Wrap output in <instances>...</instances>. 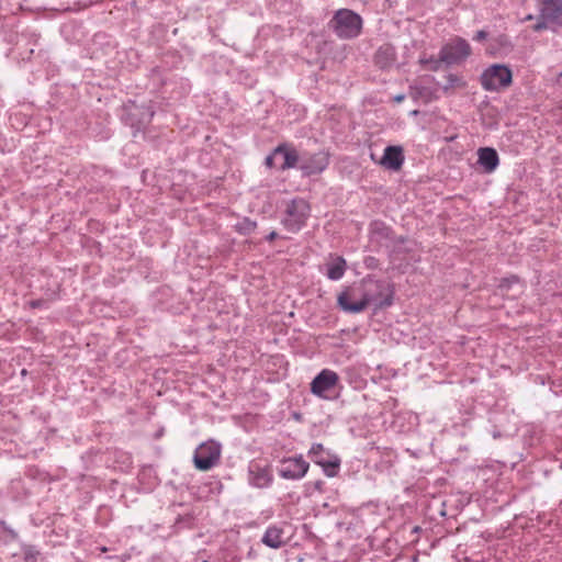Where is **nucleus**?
<instances>
[{"label":"nucleus","mask_w":562,"mask_h":562,"mask_svg":"<svg viewBox=\"0 0 562 562\" xmlns=\"http://www.w3.org/2000/svg\"><path fill=\"white\" fill-rule=\"evenodd\" d=\"M477 162L485 172L491 173L499 164L498 154L492 147H482L477 150Z\"/></svg>","instance_id":"17"},{"label":"nucleus","mask_w":562,"mask_h":562,"mask_svg":"<svg viewBox=\"0 0 562 562\" xmlns=\"http://www.w3.org/2000/svg\"><path fill=\"white\" fill-rule=\"evenodd\" d=\"M128 110V117H130V124L133 126V127H136L137 130H139L140 127L147 125L154 114H155V111H154V108L151 104L149 105H136L135 103H133L132 105H130L127 108Z\"/></svg>","instance_id":"14"},{"label":"nucleus","mask_w":562,"mask_h":562,"mask_svg":"<svg viewBox=\"0 0 562 562\" xmlns=\"http://www.w3.org/2000/svg\"><path fill=\"white\" fill-rule=\"evenodd\" d=\"M487 32L484 31V30H480L475 33L473 40L474 41H477V42H481V41H484L486 37H487Z\"/></svg>","instance_id":"28"},{"label":"nucleus","mask_w":562,"mask_h":562,"mask_svg":"<svg viewBox=\"0 0 562 562\" xmlns=\"http://www.w3.org/2000/svg\"><path fill=\"white\" fill-rule=\"evenodd\" d=\"M30 304H31V306H32V307H34V308H35V307H40V306H42V301H40V300H37V301H32Z\"/></svg>","instance_id":"30"},{"label":"nucleus","mask_w":562,"mask_h":562,"mask_svg":"<svg viewBox=\"0 0 562 562\" xmlns=\"http://www.w3.org/2000/svg\"><path fill=\"white\" fill-rule=\"evenodd\" d=\"M310 464L302 456L284 458L281 460L279 475L285 480H301L308 471Z\"/></svg>","instance_id":"8"},{"label":"nucleus","mask_w":562,"mask_h":562,"mask_svg":"<svg viewBox=\"0 0 562 562\" xmlns=\"http://www.w3.org/2000/svg\"><path fill=\"white\" fill-rule=\"evenodd\" d=\"M403 100H404V95H397V97H395V101H396V102H401V101H403Z\"/></svg>","instance_id":"31"},{"label":"nucleus","mask_w":562,"mask_h":562,"mask_svg":"<svg viewBox=\"0 0 562 562\" xmlns=\"http://www.w3.org/2000/svg\"><path fill=\"white\" fill-rule=\"evenodd\" d=\"M362 25V18L349 9L337 10L328 22L329 29L340 40L358 37L361 34Z\"/></svg>","instance_id":"2"},{"label":"nucleus","mask_w":562,"mask_h":562,"mask_svg":"<svg viewBox=\"0 0 562 562\" xmlns=\"http://www.w3.org/2000/svg\"><path fill=\"white\" fill-rule=\"evenodd\" d=\"M265 165L268 168L277 167L278 168V157L274 155V149L270 155H268L265 159Z\"/></svg>","instance_id":"27"},{"label":"nucleus","mask_w":562,"mask_h":562,"mask_svg":"<svg viewBox=\"0 0 562 562\" xmlns=\"http://www.w3.org/2000/svg\"><path fill=\"white\" fill-rule=\"evenodd\" d=\"M329 165V155L324 150L300 157L299 169L303 176L322 173Z\"/></svg>","instance_id":"9"},{"label":"nucleus","mask_w":562,"mask_h":562,"mask_svg":"<svg viewBox=\"0 0 562 562\" xmlns=\"http://www.w3.org/2000/svg\"><path fill=\"white\" fill-rule=\"evenodd\" d=\"M310 214L308 202L302 198H295L286 204L281 223L288 232L297 233L305 226Z\"/></svg>","instance_id":"3"},{"label":"nucleus","mask_w":562,"mask_h":562,"mask_svg":"<svg viewBox=\"0 0 562 562\" xmlns=\"http://www.w3.org/2000/svg\"><path fill=\"white\" fill-rule=\"evenodd\" d=\"M513 74L509 67L502 64L490 66L481 75V85L486 91H498L512 83Z\"/></svg>","instance_id":"4"},{"label":"nucleus","mask_w":562,"mask_h":562,"mask_svg":"<svg viewBox=\"0 0 562 562\" xmlns=\"http://www.w3.org/2000/svg\"><path fill=\"white\" fill-rule=\"evenodd\" d=\"M419 63L426 67L427 69L429 70H432V71H437L441 64L443 63V60H441V57L439 56V58H436L434 56H422L420 59H419Z\"/></svg>","instance_id":"22"},{"label":"nucleus","mask_w":562,"mask_h":562,"mask_svg":"<svg viewBox=\"0 0 562 562\" xmlns=\"http://www.w3.org/2000/svg\"><path fill=\"white\" fill-rule=\"evenodd\" d=\"M544 29H551L553 31H558V29L555 27L554 24H551L549 21H547L546 19H541L539 16V21L537 22V24L533 26V30L539 32V31H542Z\"/></svg>","instance_id":"25"},{"label":"nucleus","mask_w":562,"mask_h":562,"mask_svg":"<svg viewBox=\"0 0 562 562\" xmlns=\"http://www.w3.org/2000/svg\"><path fill=\"white\" fill-rule=\"evenodd\" d=\"M274 155L278 157V169L284 171L292 168H299L300 155L293 145L288 143L279 144L274 148Z\"/></svg>","instance_id":"12"},{"label":"nucleus","mask_w":562,"mask_h":562,"mask_svg":"<svg viewBox=\"0 0 562 562\" xmlns=\"http://www.w3.org/2000/svg\"><path fill=\"white\" fill-rule=\"evenodd\" d=\"M256 222L245 217L237 224V229L244 235H249L256 229Z\"/></svg>","instance_id":"23"},{"label":"nucleus","mask_w":562,"mask_h":562,"mask_svg":"<svg viewBox=\"0 0 562 562\" xmlns=\"http://www.w3.org/2000/svg\"><path fill=\"white\" fill-rule=\"evenodd\" d=\"M339 381L338 374L329 369H323L311 382V392L322 398H329L328 393Z\"/></svg>","instance_id":"10"},{"label":"nucleus","mask_w":562,"mask_h":562,"mask_svg":"<svg viewBox=\"0 0 562 562\" xmlns=\"http://www.w3.org/2000/svg\"><path fill=\"white\" fill-rule=\"evenodd\" d=\"M519 282V279L518 277L516 276H510L508 278H504L501 283H499V288L501 289H509L513 284H516Z\"/></svg>","instance_id":"26"},{"label":"nucleus","mask_w":562,"mask_h":562,"mask_svg":"<svg viewBox=\"0 0 562 562\" xmlns=\"http://www.w3.org/2000/svg\"><path fill=\"white\" fill-rule=\"evenodd\" d=\"M446 83L442 86L443 90H449L456 87H461L464 85L462 79L454 75V74H448L446 77Z\"/></svg>","instance_id":"24"},{"label":"nucleus","mask_w":562,"mask_h":562,"mask_svg":"<svg viewBox=\"0 0 562 562\" xmlns=\"http://www.w3.org/2000/svg\"><path fill=\"white\" fill-rule=\"evenodd\" d=\"M222 447L214 440L201 443L194 451L193 463L200 471H207L220 462Z\"/></svg>","instance_id":"5"},{"label":"nucleus","mask_w":562,"mask_h":562,"mask_svg":"<svg viewBox=\"0 0 562 562\" xmlns=\"http://www.w3.org/2000/svg\"><path fill=\"white\" fill-rule=\"evenodd\" d=\"M405 157L401 146H386L379 164L387 170L397 171L402 168Z\"/></svg>","instance_id":"15"},{"label":"nucleus","mask_w":562,"mask_h":562,"mask_svg":"<svg viewBox=\"0 0 562 562\" xmlns=\"http://www.w3.org/2000/svg\"><path fill=\"white\" fill-rule=\"evenodd\" d=\"M470 44L462 37H454L440 49L441 60L448 66L464 61L471 55Z\"/></svg>","instance_id":"6"},{"label":"nucleus","mask_w":562,"mask_h":562,"mask_svg":"<svg viewBox=\"0 0 562 562\" xmlns=\"http://www.w3.org/2000/svg\"><path fill=\"white\" fill-rule=\"evenodd\" d=\"M391 235V229L386 227L383 223H374L371 227V238L372 240L382 241L383 239H389Z\"/></svg>","instance_id":"20"},{"label":"nucleus","mask_w":562,"mask_h":562,"mask_svg":"<svg viewBox=\"0 0 562 562\" xmlns=\"http://www.w3.org/2000/svg\"><path fill=\"white\" fill-rule=\"evenodd\" d=\"M276 238H278V233H277V232H274V231H273V232H271V233H270L269 235H267V237H266V239H267L268 241H272V240H274Z\"/></svg>","instance_id":"29"},{"label":"nucleus","mask_w":562,"mask_h":562,"mask_svg":"<svg viewBox=\"0 0 562 562\" xmlns=\"http://www.w3.org/2000/svg\"><path fill=\"white\" fill-rule=\"evenodd\" d=\"M273 476L269 465H262L260 462L251 461L248 465V483L257 488L269 487Z\"/></svg>","instance_id":"11"},{"label":"nucleus","mask_w":562,"mask_h":562,"mask_svg":"<svg viewBox=\"0 0 562 562\" xmlns=\"http://www.w3.org/2000/svg\"><path fill=\"white\" fill-rule=\"evenodd\" d=\"M100 550H101L102 552H106V551H108V548H106V547H102Z\"/></svg>","instance_id":"33"},{"label":"nucleus","mask_w":562,"mask_h":562,"mask_svg":"<svg viewBox=\"0 0 562 562\" xmlns=\"http://www.w3.org/2000/svg\"><path fill=\"white\" fill-rule=\"evenodd\" d=\"M540 18L554 24L559 30L562 27V0H542L540 5Z\"/></svg>","instance_id":"13"},{"label":"nucleus","mask_w":562,"mask_h":562,"mask_svg":"<svg viewBox=\"0 0 562 562\" xmlns=\"http://www.w3.org/2000/svg\"><path fill=\"white\" fill-rule=\"evenodd\" d=\"M308 456L314 463L323 468L327 476L333 477L337 474L340 459L337 456L330 454L322 443H313L308 450Z\"/></svg>","instance_id":"7"},{"label":"nucleus","mask_w":562,"mask_h":562,"mask_svg":"<svg viewBox=\"0 0 562 562\" xmlns=\"http://www.w3.org/2000/svg\"><path fill=\"white\" fill-rule=\"evenodd\" d=\"M337 301L342 311L356 314L364 311L370 304L376 307L390 306L393 295L385 282L368 278L363 279L359 286L340 293Z\"/></svg>","instance_id":"1"},{"label":"nucleus","mask_w":562,"mask_h":562,"mask_svg":"<svg viewBox=\"0 0 562 562\" xmlns=\"http://www.w3.org/2000/svg\"><path fill=\"white\" fill-rule=\"evenodd\" d=\"M395 59H396L395 48L390 44H385V45H382L381 47H379V49L375 52V55H374L375 65L382 69L392 66L394 64Z\"/></svg>","instance_id":"18"},{"label":"nucleus","mask_w":562,"mask_h":562,"mask_svg":"<svg viewBox=\"0 0 562 562\" xmlns=\"http://www.w3.org/2000/svg\"><path fill=\"white\" fill-rule=\"evenodd\" d=\"M346 268V260L341 256H336L326 263L325 274L329 280L338 281L344 277Z\"/></svg>","instance_id":"19"},{"label":"nucleus","mask_w":562,"mask_h":562,"mask_svg":"<svg viewBox=\"0 0 562 562\" xmlns=\"http://www.w3.org/2000/svg\"><path fill=\"white\" fill-rule=\"evenodd\" d=\"M499 436H501L499 431H494V432H493V437H494V438H498Z\"/></svg>","instance_id":"32"},{"label":"nucleus","mask_w":562,"mask_h":562,"mask_svg":"<svg viewBox=\"0 0 562 562\" xmlns=\"http://www.w3.org/2000/svg\"><path fill=\"white\" fill-rule=\"evenodd\" d=\"M261 542L271 549H279L284 546L285 540L283 527L279 525H270L266 529L261 538Z\"/></svg>","instance_id":"16"},{"label":"nucleus","mask_w":562,"mask_h":562,"mask_svg":"<svg viewBox=\"0 0 562 562\" xmlns=\"http://www.w3.org/2000/svg\"><path fill=\"white\" fill-rule=\"evenodd\" d=\"M21 551L25 562H38L42 555L41 551L32 544H23Z\"/></svg>","instance_id":"21"}]
</instances>
